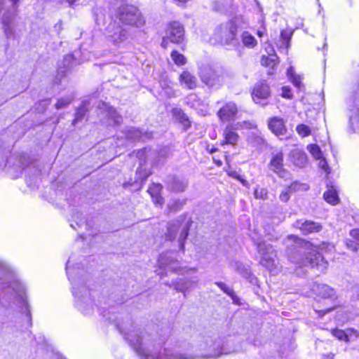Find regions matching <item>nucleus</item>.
I'll use <instances>...</instances> for the list:
<instances>
[{
    "label": "nucleus",
    "instance_id": "f257e3e1",
    "mask_svg": "<svg viewBox=\"0 0 359 359\" xmlns=\"http://www.w3.org/2000/svg\"><path fill=\"white\" fill-rule=\"evenodd\" d=\"M100 314L114 323L117 330L133 348L140 359H198L201 358H218L223 354L237 352L236 347L229 348L224 344L222 339L213 340L208 337L203 341L198 348H194L189 342H177L172 350L163 346L168 340V335L156 332H148L135 327L127 320V323L117 322L111 317H107L104 308H98Z\"/></svg>",
    "mask_w": 359,
    "mask_h": 359
},
{
    "label": "nucleus",
    "instance_id": "f03ea898",
    "mask_svg": "<svg viewBox=\"0 0 359 359\" xmlns=\"http://www.w3.org/2000/svg\"><path fill=\"white\" fill-rule=\"evenodd\" d=\"M289 260L299 267L308 266L325 273L328 262L320 252L313 248V245L294 235H289L283 239Z\"/></svg>",
    "mask_w": 359,
    "mask_h": 359
},
{
    "label": "nucleus",
    "instance_id": "7ed1b4c3",
    "mask_svg": "<svg viewBox=\"0 0 359 359\" xmlns=\"http://www.w3.org/2000/svg\"><path fill=\"white\" fill-rule=\"evenodd\" d=\"M6 269L0 264V285L2 288L0 289V304L4 306H6V304L10 301L19 298L22 301V313L25 315L28 326H32V318L29 305L25 297L24 289L22 286L17 282L13 283H4L3 280L6 278L7 276Z\"/></svg>",
    "mask_w": 359,
    "mask_h": 359
},
{
    "label": "nucleus",
    "instance_id": "20e7f679",
    "mask_svg": "<svg viewBox=\"0 0 359 359\" xmlns=\"http://www.w3.org/2000/svg\"><path fill=\"white\" fill-rule=\"evenodd\" d=\"M69 259L66 264V272L69 280L72 285V293L75 297V304L76 308L84 315L91 314L93 311V300L88 295V291L83 285L80 278L74 276V269L79 268L80 264H76V266H71Z\"/></svg>",
    "mask_w": 359,
    "mask_h": 359
},
{
    "label": "nucleus",
    "instance_id": "39448f33",
    "mask_svg": "<svg viewBox=\"0 0 359 359\" xmlns=\"http://www.w3.org/2000/svg\"><path fill=\"white\" fill-rule=\"evenodd\" d=\"M127 0H110L109 4L115 8V17L118 21L131 27H141L145 24V19L140 10L130 4H126Z\"/></svg>",
    "mask_w": 359,
    "mask_h": 359
},
{
    "label": "nucleus",
    "instance_id": "423d86ee",
    "mask_svg": "<svg viewBox=\"0 0 359 359\" xmlns=\"http://www.w3.org/2000/svg\"><path fill=\"white\" fill-rule=\"evenodd\" d=\"M251 239L260 255V264L270 271L272 270L276 265V252L273 247L257 235L252 236Z\"/></svg>",
    "mask_w": 359,
    "mask_h": 359
},
{
    "label": "nucleus",
    "instance_id": "0eeeda50",
    "mask_svg": "<svg viewBox=\"0 0 359 359\" xmlns=\"http://www.w3.org/2000/svg\"><path fill=\"white\" fill-rule=\"evenodd\" d=\"M192 221L190 219L184 224H181L178 220L168 224L166 237L170 241L174 240L180 229H181L178 238L179 246L181 250L184 249V242L189 235V230Z\"/></svg>",
    "mask_w": 359,
    "mask_h": 359
},
{
    "label": "nucleus",
    "instance_id": "6e6552de",
    "mask_svg": "<svg viewBox=\"0 0 359 359\" xmlns=\"http://www.w3.org/2000/svg\"><path fill=\"white\" fill-rule=\"evenodd\" d=\"M236 33L237 25L232 20H229L221 24L217 28L215 32L216 36L222 43L233 46H236L238 43V41L236 38Z\"/></svg>",
    "mask_w": 359,
    "mask_h": 359
},
{
    "label": "nucleus",
    "instance_id": "1a4fd4ad",
    "mask_svg": "<svg viewBox=\"0 0 359 359\" xmlns=\"http://www.w3.org/2000/svg\"><path fill=\"white\" fill-rule=\"evenodd\" d=\"M108 40L115 46L126 45L130 37L129 31L116 23L110 24L107 29Z\"/></svg>",
    "mask_w": 359,
    "mask_h": 359
},
{
    "label": "nucleus",
    "instance_id": "9d476101",
    "mask_svg": "<svg viewBox=\"0 0 359 359\" xmlns=\"http://www.w3.org/2000/svg\"><path fill=\"white\" fill-rule=\"evenodd\" d=\"M201 79L209 87L220 86L224 81V71L219 67H204L201 72Z\"/></svg>",
    "mask_w": 359,
    "mask_h": 359
},
{
    "label": "nucleus",
    "instance_id": "9b49d317",
    "mask_svg": "<svg viewBox=\"0 0 359 359\" xmlns=\"http://www.w3.org/2000/svg\"><path fill=\"white\" fill-rule=\"evenodd\" d=\"M184 37V29L183 25L177 22H171L167 28L165 36L163 38L162 45L163 46L166 40L174 43H181Z\"/></svg>",
    "mask_w": 359,
    "mask_h": 359
},
{
    "label": "nucleus",
    "instance_id": "f8f14e48",
    "mask_svg": "<svg viewBox=\"0 0 359 359\" xmlns=\"http://www.w3.org/2000/svg\"><path fill=\"white\" fill-rule=\"evenodd\" d=\"M76 64V60L72 54L66 55L63 60L58 63L57 75L54 83L60 84L61 81L65 78Z\"/></svg>",
    "mask_w": 359,
    "mask_h": 359
},
{
    "label": "nucleus",
    "instance_id": "ddd939ff",
    "mask_svg": "<svg viewBox=\"0 0 359 359\" xmlns=\"http://www.w3.org/2000/svg\"><path fill=\"white\" fill-rule=\"evenodd\" d=\"M99 109L102 110L104 116L108 118L109 125L119 126L122 123V116L118 114L114 107L109 106L107 103L102 102L99 105Z\"/></svg>",
    "mask_w": 359,
    "mask_h": 359
},
{
    "label": "nucleus",
    "instance_id": "4468645a",
    "mask_svg": "<svg viewBox=\"0 0 359 359\" xmlns=\"http://www.w3.org/2000/svg\"><path fill=\"white\" fill-rule=\"evenodd\" d=\"M313 290L318 297L323 299H328L332 301L337 299L335 290L327 284L316 283Z\"/></svg>",
    "mask_w": 359,
    "mask_h": 359
},
{
    "label": "nucleus",
    "instance_id": "2eb2a0df",
    "mask_svg": "<svg viewBox=\"0 0 359 359\" xmlns=\"http://www.w3.org/2000/svg\"><path fill=\"white\" fill-rule=\"evenodd\" d=\"M270 88L265 81H260L254 87L252 97L253 100L258 103L260 100H265L270 95Z\"/></svg>",
    "mask_w": 359,
    "mask_h": 359
},
{
    "label": "nucleus",
    "instance_id": "dca6fc26",
    "mask_svg": "<svg viewBox=\"0 0 359 359\" xmlns=\"http://www.w3.org/2000/svg\"><path fill=\"white\" fill-rule=\"evenodd\" d=\"M294 226L299 229L304 235L318 233L322 230V225L320 223L311 220H305L304 222L297 220L294 223Z\"/></svg>",
    "mask_w": 359,
    "mask_h": 359
},
{
    "label": "nucleus",
    "instance_id": "f3484780",
    "mask_svg": "<svg viewBox=\"0 0 359 359\" xmlns=\"http://www.w3.org/2000/svg\"><path fill=\"white\" fill-rule=\"evenodd\" d=\"M168 189L174 192H183L188 187V181L175 176H169L165 180Z\"/></svg>",
    "mask_w": 359,
    "mask_h": 359
},
{
    "label": "nucleus",
    "instance_id": "a211bd4d",
    "mask_svg": "<svg viewBox=\"0 0 359 359\" xmlns=\"http://www.w3.org/2000/svg\"><path fill=\"white\" fill-rule=\"evenodd\" d=\"M237 112L235 103L228 102L218 111L217 115L222 121H227L233 119Z\"/></svg>",
    "mask_w": 359,
    "mask_h": 359
},
{
    "label": "nucleus",
    "instance_id": "6ab92c4d",
    "mask_svg": "<svg viewBox=\"0 0 359 359\" xmlns=\"http://www.w3.org/2000/svg\"><path fill=\"white\" fill-rule=\"evenodd\" d=\"M268 127L277 136L283 135L287 132L283 119L277 116H274L269 120Z\"/></svg>",
    "mask_w": 359,
    "mask_h": 359
},
{
    "label": "nucleus",
    "instance_id": "aec40b11",
    "mask_svg": "<svg viewBox=\"0 0 359 359\" xmlns=\"http://www.w3.org/2000/svg\"><path fill=\"white\" fill-rule=\"evenodd\" d=\"M283 156L282 153L273 155L269 163L270 169L277 173L280 177H284L285 170L283 168Z\"/></svg>",
    "mask_w": 359,
    "mask_h": 359
},
{
    "label": "nucleus",
    "instance_id": "412c9836",
    "mask_svg": "<svg viewBox=\"0 0 359 359\" xmlns=\"http://www.w3.org/2000/svg\"><path fill=\"white\" fill-rule=\"evenodd\" d=\"M126 137L133 141H145L151 137V134L135 128H130L126 133Z\"/></svg>",
    "mask_w": 359,
    "mask_h": 359
},
{
    "label": "nucleus",
    "instance_id": "4be33fe9",
    "mask_svg": "<svg viewBox=\"0 0 359 359\" xmlns=\"http://www.w3.org/2000/svg\"><path fill=\"white\" fill-rule=\"evenodd\" d=\"M236 269L238 273L248 280L250 283L253 285L257 284L258 279L252 273L249 266L238 262L236 263Z\"/></svg>",
    "mask_w": 359,
    "mask_h": 359
},
{
    "label": "nucleus",
    "instance_id": "5701e85b",
    "mask_svg": "<svg viewBox=\"0 0 359 359\" xmlns=\"http://www.w3.org/2000/svg\"><path fill=\"white\" fill-rule=\"evenodd\" d=\"M163 186L161 184L153 183L148 189V192L156 205L161 206L164 203V198L161 195Z\"/></svg>",
    "mask_w": 359,
    "mask_h": 359
},
{
    "label": "nucleus",
    "instance_id": "b1692460",
    "mask_svg": "<svg viewBox=\"0 0 359 359\" xmlns=\"http://www.w3.org/2000/svg\"><path fill=\"white\" fill-rule=\"evenodd\" d=\"M179 81L182 86L189 89H194L197 86V79L188 71H184L179 77Z\"/></svg>",
    "mask_w": 359,
    "mask_h": 359
},
{
    "label": "nucleus",
    "instance_id": "393cba45",
    "mask_svg": "<svg viewBox=\"0 0 359 359\" xmlns=\"http://www.w3.org/2000/svg\"><path fill=\"white\" fill-rule=\"evenodd\" d=\"M290 157L294 164L298 167H304L307 163L306 154L299 149L292 150L290 152Z\"/></svg>",
    "mask_w": 359,
    "mask_h": 359
},
{
    "label": "nucleus",
    "instance_id": "a878e982",
    "mask_svg": "<svg viewBox=\"0 0 359 359\" xmlns=\"http://www.w3.org/2000/svg\"><path fill=\"white\" fill-rule=\"evenodd\" d=\"M89 102L88 100L82 101L81 105L76 108L75 112V117L72 121V125L76 126L77 123L81 122L88 113V106Z\"/></svg>",
    "mask_w": 359,
    "mask_h": 359
},
{
    "label": "nucleus",
    "instance_id": "bb28decb",
    "mask_svg": "<svg viewBox=\"0 0 359 359\" xmlns=\"http://www.w3.org/2000/svg\"><path fill=\"white\" fill-rule=\"evenodd\" d=\"M224 140L222 145L231 144L234 145L237 143L239 136L237 133L231 127L226 126L223 132Z\"/></svg>",
    "mask_w": 359,
    "mask_h": 359
},
{
    "label": "nucleus",
    "instance_id": "cd10ccee",
    "mask_svg": "<svg viewBox=\"0 0 359 359\" xmlns=\"http://www.w3.org/2000/svg\"><path fill=\"white\" fill-rule=\"evenodd\" d=\"M331 333L339 340L344 341L346 342L350 341L352 334H354L355 337H357V332L353 329L348 330L345 332L342 330L336 328L332 330Z\"/></svg>",
    "mask_w": 359,
    "mask_h": 359
},
{
    "label": "nucleus",
    "instance_id": "c85d7f7f",
    "mask_svg": "<svg viewBox=\"0 0 359 359\" xmlns=\"http://www.w3.org/2000/svg\"><path fill=\"white\" fill-rule=\"evenodd\" d=\"M173 116L180 123L183 127L184 130H187L191 126V122L188 118V116L184 114L183 110L180 108H174L172 109Z\"/></svg>",
    "mask_w": 359,
    "mask_h": 359
},
{
    "label": "nucleus",
    "instance_id": "c756f323",
    "mask_svg": "<svg viewBox=\"0 0 359 359\" xmlns=\"http://www.w3.org/2000/svg\"><path fill=\"white\" fill-rule=\"evenodd\" d=\"M186 203L185 198H172L169 201L167 207L170 212H177L182 209Z\"/></svg>",
    "mask_w": 359,
    "mask_h": 359
},
{
    "label": "nucleus",
    "instance_id": "7c9ffc66",
    "mask_svg": "<svg viewBox=\"0 0 359 359\" xmlns=\"http://www.w3.org/2000/svg\"><path fill=\"white\" fill-rule=\"evenodd\" d=\"M323 198L327 203L332 205H336L339 201L337 191L332 186L325 191Z\"/></svg>",
    "mask_w": 359,
    "mask_h": 359
},
{
    "label": "nucleus",
    "instance_id": "2f4dec72",
    "mask_svg": "<svg viewBox=\"0 0 359 359\" xmlns=\"http://www.w3.org/2000/svg\"><path fill=\"white\" fill-rule=\"evenodd\" d=\"M293 34V31L289 29H283L280 32V40L281 44L280 48L287 49L290 46V42Z\"/></svg>",
    "mask_w": 359,
    "mask_h": 359
},
{
    "label": "nucleus",
    "instance_id": "473e14b6",
    "mask_svg": "<svg viewBox=\"0 0 359 359\" xmlns=\"http://www.w3.org/2000/svg\"><path fill=\"white\" fill-rule=\"evenodd\" d=\"M241 41L243 45L249 48H253L257 44L256 39L247 31L242 33Z\"/></svg>",
    "mask_w": 359,
    "mask_h": 359
},
{
    "label": "nucleus",
    "instance_id": "72a5a7b5",
    "mask_svg": "<svg viewBox=\"0 0 359 359\" xmlns=\"http://www.w3.org/2000/svg\"><path fill=\"white\" fill-rule=\"evenodd\" d=\"M16 163H14V165L16 166L18 171L20 173L25 169V168L29 165V159L27 154H22L17 156L15 159Z\"/></svg>",
    "mask_w": 359,
    "mask_h": 359
},
{
    "label": "nucleus",
    "instance_id": "f704fd0d",
    "mask_svg": "<svg viewBox=\"0 0 359 359\" xmlns=\"http://www.w3.org/2000/svg\"><path fill=\"white\" fill-rule=\"evenodd\" d=\"M248 140L253 147L257 148L262 147L265 143V140L261 133H252L248 137Z\"/></svg>",
    "mask_w": 359,
    "mask_h": 359
},
{
    "label": "nucleus",
    "instance_id": "c9c22d12",
    "mask_svg": "<svg viewBox=\"0 0 359 359\" xmlns=\"http://www.w3.org/2000/svg\"><path fill=\"white\" fill-rule=\"evenodd\" d=\"M172 284L177 291L183 292L185 297V292L191 287V283L185 279H180L179 281L172 283Z\"/></svg>",
    "mask_w": 359,
    "mask_h": 359
},
{
    "label": "nucleus",
    "instance_id": "e433bc0d",
    "mask_svg": "<svg viewBox=\"0 0 359 359\" xmlns=\"http://www.w3.org/2000/svg\"><path fill=\"white\" fill-rule=\"evenodd\" d=\"M74 100V97L72 95H67L65 97H60L57 100L55 107L57 109H61L67 107L72 103Z\"/></svg>",
    "mask_w": 359,
    "mask_h": 359
},
{
    "label": "nucleus",
    "instance_id": "4c0bfd02",
    "mask_svg": "<svg viewBox=\"0 0 359 359\" xmlns=\"http://www.w3.org/2000/svg\"><path fill=\"white\" fill-rule=\"evenodd\" d=\"M171 57L177 65H183L187 62V59L184 55L178 53L177 50L172 51Z\"/></svg>",
    "mask_w": 359,
    "mask_h": 359
},
{
    "label": "nucleus",
    "instance_id": "58836bf2",
    "mask_svg": "<svg viewBox=\"0 0 359 359\" xmlns=\"http://www.w3.org/2000/svg\"><path fill=\"white\" fill-rule=\"evenodd\" d=\"M309 188L307 184H302L298 182H294L288 187V191L290 192H295L299 191H306Z\"/></svg>",
    "mask_w": 359,
    "mask_h": 359
},
{
    "label": "nucleus",
    "instance_id": "ea45409f",
    "mask_svg": "<svg viewBox=\"0 0 359 359\" xmlns=\"http://www.w3.org/2000/svg\"><path fill=\"white\" fill-rule=\"evenodd\" d=\"M307 149L316 160L321 158L323 156L320 148L317 144H309Z\"/></svg>",
    "mask_w": 359,
    "mask_h": 359
},
{
    "label": "nucleus",
    "instance_id": "a19ab883",
    "mask_svg": "<svg viewBox=\"0 0 359 359\" xmlns=\"http://www.w3.org/2000/svg\"><path fill=\"white\" fill-rule=\"evenodd\" d=\"M4 33L5 36L7 39H10L14 36L15 32H14V26L13 25L11 24L10 21H7L6 20H4Z\"/></svg>",
    "mask_w": 359,
    "mask_h": 359
},
{
    "label": "nucleus",
    "instance_id": "79ce46f5",
    "mask_svg": "<svg viewBox=\"0 0 359 359\" xmlns=\"http://www.w3.org/2000/svg\"><path fill=\"white\" fill-rule=\"evenodd\" d=\"M296 130L297 133L302 137H307L311 134L310 128L305 124H299Z\"/></svg>",
    "mask_w": 359,
    "mask_h": 359
},
{
    "label": "nucleus",
    "instance_id": "37998d69",
    "mask_svg": "<svg viewBox=\"0 0 359 359\" xmlns=\"http://www.w3.org/2000/svg\"><path fill=\"white\" fill-rule=\"evenodd\" d=\"M267 190L264 188L257 187L255 190L254 195L256 198L266 199L267 198Z\"/></svg>",
    "mask_w": 359,
    "mask_h": 359
},
{
    "label": "nucleus",
    "instance_id": "c03bdc74",
    "mask_svg": "<svg viewBox=\"0 0 359 359\" xmlns=\"http://www.w3.org/2000/svg\"><path fill=\"white\" fill-rule=\"evenodd\" d=\"M186 100H187V104L188 105H190L191 107H196L199 102V100H198V97L195 94L189 95L187 97Z\"/></svg>",
    "mask_w": 359,
    "mask_h": 359
},
{
    "label": "nucleus",
    "instance_id": "a18cd8bd",
    "mask_svg": "<svg viewBox=\"0 0 359 359\" xmlns=\"http://www.w3.org/2000/svg\"><path fill=\"white\" fill-rule=\"evenodd\" d=\"M169 155V149L166 147H162L158 152L156 161L158 163L162 158H166Z\"/></svg>",
    "mask_w": 359,
    "mask_h": 359
},
{
    "label": "nucleus",
    "instance_id": "49530a36",
    "mask_svg": "<svg viewBox=\"0 0 359 359\" xmlns=\"http://www.w3.org/2000/svg\"><path fill=\"white\" fill-rule=\"evenodd\" d=\"M345 243L348 249L351 250L353 252L358 251L359 248V243L357 241L347 238Z\"/></svg>",
    "mask_w": 359,
    "mask_h": 359
},
{
    "label": "nucleus",
    "instance_id": "de8ad7c7",
    "mask_svg": "<svg viewBox=\"0 0 359 359\" xmlns=\"http://www.w3.org/2000/svg\"><path fill=\"white\" fill-rule=\"evenodd\" d=\"M215 285H217L225 294L229 295L233 290L230 289L223 282H216Z\"/></svg>",
    "mask_w": 359,
    "mask_h": 359
},
{
    "label": "nucleus",
    "instance_id": "09e8293b",
    "mask_svg": "<svg viewBox=\"0 0 359 359\" xmlns=\"http://www.w3.org/2000/svg\"><path fill=\"white\" fill-rule=\"evenodd\" d=\"M318 160H319V163H318L319 167L321 169H323V170H325V172H329L330 168L328 166V164H327L325 158L322 156L321 158H320Z\"/></svg>",
    "mask_w": 359,
    "mask_h": 359
},
{
    "label": "nucleus",
    "instance_id": "8fccbe9b",
    "mask_svg": "<svg viewBox=\"0 0 359 359\" xmlns=\"http://www.w3.org/2000/svg\"><path fill=\"white\" fill-rule=\"evenodd\" d=\"M282 96L285 98H291L292 97V93L289 87H283L282 88Z\"/></svg>",
    "mask_w": 359,
    "mask_h": 359
},
{
    "label": "nucleus",
    "instance_id": "3c124183",
    "mask_svg": "<svg viewBox=\"0 0 359 359\" xmlns=\"http://www.w3.org/2000/svg\"><path fill=\"white\" fill-rule=\"evenodd\" d=\"M228 296L232 299L233 304L238 306L241 304L240 298L235 294L233 290Z\"/></svg>",
    "mask_w": 359,
    "mask_h": 359
},
{
    "label": "nucleus",
    "instance_id": "603ef678",
    "mask_svg": "<svg viewBox=\"0 0 359 359\" xmlns=\"http://www.w3.org/2000/svg\"><path fill=\"white\" fill-rule=\"evenodd\" d=\"M316 247H318L321 250H330L333 248L330 243L325 242H323L322 244L318 245H316Z\"/></svg>",
    "mask_w": 359,
    "mask_h": 359
},
{
    "label": "nucleus",
    "instance_id": "864d4df0",
    "mask_svg": "<svg viewBox=\"0 0 359 359\" xmlns=\"http://www.w3.org/2000/svg\"><path fill=\"white\" fill-rule=\"evenodd\" d=\"M289 192H290L289 191H283L280 194V196H279L280 200L283 202H287L290 198Z\"/></svg>",
    "mask_w": 359,
    "mask_h": 359
},
{
    "label": "nucleus",
    "instance_id": "5fc2aeb1",
    "mask_svg": "<svg viewBox=\"0 0 359 359\" xmlns=\"http://www.w3.org/2000/svg\"><path fill=\"white\" fill-rule=\"evenodd\" d=\"M350 236L357 241H359V229H352L350 231Z\"/></svg>",
    "mask_w": 359,
    "mask_h": 359
},
{
    "label": "nucleus",
    "instance_id": "6e6d98bb",
    "mask_svg": "<svg viewBox=\"0 0 359 359\" xmlns=\"http://www.w3.org/2000/svg\"><path fill=\"white\" fill-rule=\"evenodd\" d=\"M4 20L10 21L11 24L13 25V14L5 13L2 18L3 25L4 26Z\"/></svg>",
    "mask_w": 359,
    "mask_h": 359
},
{
    "label": "nucleus",
    "instance_id": "4d7b16f0",
    "mask_svg": "<svg viewBox=\"0 0 359 359\" xmlns=\"http://www.w3.org/2000/svg\"><path fill=\"white\" fill-rule=\"evenodd\" d=\"M290 79L292 80L294 85L297 87H299L302 84L299 78L297 76H294V77L291 78Z\"/></svg>",
    "mask_w": 359,
    "mask_h": 359
},
{
    "label": "nucleus",
    "instance_id": "13d9d810",
    "mask_svg": "<svg viewBox=\"0 0 359 359\" xmlns=\"http://www.w3.org/2000/svg\"><path fill=\"white\" fill-rule=\"evenodd\" d=\"M54 28H55V30L57 32V33H60V32L62 29V22L61 21L58 22L57 23H56L54 26Z\"/></svg>",
    "mask_w": 359,
    "mask_h": 359
},
{
    "label": "nucleus",
    "instance_id": "bf43d9fd",
    "mask_svg": "<svg viewBox=\"0 0 359 359\" xmlns=\"http://www.w3.org/2000/svg\"><path fill=\"white\" fill-rule=\"evenodd\" d=\"M333 309H334V308L332 307V308H330V309H325V310H320V311H318L317 312L319 313V316H323V315L330 312Z\"/></svg>",
    "mask_w": 359,
    "mask_h": 359
},
{
    "label": "nucleus",
    "instance_id": "052dcab7",
    "mask_svg": "<svg viewBox=\"0 0 359 359\" xmlns=\"http://www.w3.org/2000/svg\"><path fill=\"white\" fill-rule=\"evenodd\" d=\"M287 74L290 79L294 77V76H296L294 73V69L292 67L287 69Z\"/></svg>",
    "mask_w": 359,
    "mask_h": 359
},
{
    "label": "nucleus",
    "instance_id": "680f3d73",
    "mask_svg": "<svg viewBox=\"0 0 359 359\" xmlns=\"http://www.w3.org/2000/svg\"><path fill=\"white\" fill-rule=\"evenodd\" d=\"M334 354L330 353L326 355H323L321 359H334Z\"/></svg>",
    "mask_w": 359,
    "mask_h": 359
},
{
    "label": "nucleus",
    "instance_id": "e2e57ef3",
    "mask_svg": "<svg viewBox=\"0 0 359 359\" xmlns=\"http://www.w3.org/2000/svg\"><path fill=\"white\" fill-rule=\"evenodd\" d=\"M268 236H269V239L271 240V241H276L278 239V236L277 235H273V234H271L270 233H267Z\"/></svg>",
    "mask_w": 359,
    "mask_h": 359
},
{
    "label": "nucleus",
    "instance_id": "0e129e2a",
    "mask_svg": "<svg viewBox=\"0 0 359 359\" xmlns=\"http://www.w3.org/2000/svg\"><path fill=\"white\" fill-rule=\"evenodd\" d=\"M159 263H160V264H161V265L166 264V263H165V262H163V255H161V256H160Z\"/></svg>",
    "mask_w": 359,
    "mask_h": 359
},
{
    "label": "nucleus",
    "instance_id": "69168bd1",
    "mask_svg": "<svg viewBox=\"0 0 359 359\" xmlns=\"http://www.w3.org/2000/svg\"><path fill=\"white\" fill-rule=\"evenodd\" d=\"M257 34L259 37H262V36L264 35V32H263L262 31L258 30V31H257Z\"/></svg>",
    "mask_w": 359,
    "mask_h": 359
},
{
    "label": "nucleus",
    "instance_id": "338daca9",
    "mask_svg": "<svg viewBox=\"0 0 359 359\" xmlns=\"http://www.w3.org/2000/svg\"><path fill=\"white\" fill-rule=\"evenodd\" d=\"M50 100H43L41 102L44 103L46 105H48L50 104Z\"/></svg>",
    "mask_w": 359,
    "mask_h": 359
},
{
    "label": "nucleus",
    "instance_id": "774afa93",
    "mask_svg": "<svg viewBox=\"0 0 359 359\" xmlns=\"http://www.w3.org/2000/svg\"><path fill=\"white\" fill-rule=\"evenodd\" d=\"M76 0H67L70 6H72Z\"/></svg>",
    "mask_w": 359,
    "mask_h": 359
}]
</instances>
